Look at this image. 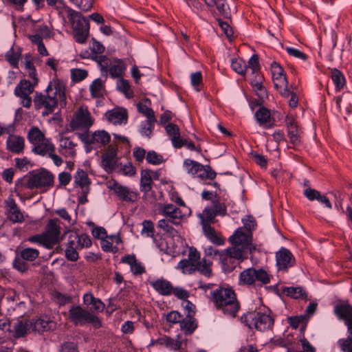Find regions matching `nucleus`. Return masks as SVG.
Instances as JSON below:
<instances>
[{
	"mask_svg": "<svg viewBox=\"0 0 352 352\" xmlns=\"http://www.w3.org/2000/svg\"><path fill=\"white\" fill-rule=\"evenodd\" d=\"M165 131L169 136L173 147L175 148H182L183 144L180 137L179 126L177 124L170 123L166 125Z\"/></svg>",
	"mask_w": 352,
	"mask_h": 352,
	"instance_id": "obj_26",
	"label": "nucleus"
},
{
	"mask_svg": "<svg viewBox=\"0 0 352 352\" xmlns=\"http://www.w3.org/2000/svg\"><path fill=\"white\" fill-rule=\"evenodd\" d=\"M211 300L217 309L234 317L239 309L236 294L231 288L219 287L211 292Z\"/></svg>",
	"mask_w": 352,
	"mask_h": 352,
	"instance_id": "obj_2",
	"label": "nucleus"
},
{
	"mask_svg": "<svg viewBox=\"0 0 352 352\" xmlns=\"http://www.w3.org/2000/svg\"><path fill=\"white\" fill-rule=\"evenodd\" d=\"M232 245H235L249 250L250 252L255 250L252 243V233L243 228H239L229 238Z\"/></svg>",
	"mask_w": 352,
	"mask_h": 352,
	"instance_id": "obj_12",
	"label": "nucleus"
},
{
	"mask_svg": "<svg viewBox=\"0 0 352 352\" xmlns=\"http://www.w3.org/2000/svg\"><path fill=\"white\" fill-rule=\"evenodd\" d=\"M74 185L82 188H87L90 184L88 175L82 169L78 168L74 176Z\"/></svg>",
	"mask_w": 352,
	"mask_h": 352,
	"instance_id": "obj_39",
	"label": "nucleus"
},
{
	"mask_svg": "<svg viewBox=\"0 0 352 352\" xmlns=\"http://www.w3.org/2000/svg\"><path fill=\"white\" fill-rule=\"evenodd\" d=\"M212 262L210 260L203 258L201 261L197 263V270L202 275L210 277L212 274Z\"/></svg>",
	"mask_w": 352,
	"mask_h": 352,
	"instance_id": "obj_49",
	"label": "nucleus"
},
{
	"mask_svg": "<svg viewBox=\"0 0 352 352\" xmlns=\"http://www.w3.org/2000/svg\"><path fill=\"white\" fill-rule=\"evenodd\" d=\"M54 175L45 169L33 170L26 177L25 187L29 189L48 188L53 186Z\"/></svg>",
	"mask_w": 352,
	"mask_h": 352,
	"instance_id": "obj_7",
	"label": "nucleus"
},
{
	"mask_svg": "<svg viewBox=\"0 0 352 352\" xmlns=\"http://www.w3.org/2000/svg\"><path fill=\"white\" fill-rule=\"evenodd\" d=\"M77 143L74 138L61 136L58 141V152L66 158H74L76 155Z\"/></svg>",
	"mask_w": 352,
	"mask_h": 352,
	"instance_id": "obj_18",
	"label": "nucleus"
},
{
	"mask_svg": "<svg viewBox=\"0 0 352 352\" xmlns=\"http://www.w3.org/2000/svg\"><path fill=\"white\" fill-rule=\"evenodd\" d=\"M232 69L239 74L245 75L248 67L245 60L240 58H233L231 61Z\"/></svg>",
	"mask_w": 352,
	"mask_h": 352,
	"instance_id": "obj_52",
	"label": "nucleus"
},
{
	"mask_svg": "<svg viewBox=\"0 0 352 352\" xmlns=\"http://www.w3.org/2000/svg\"><path fill=\"white\" fill-rule=\"evenodd\" d=\"M287 131L289 142L294 146L298 145L300 140L298 135V126L288 129H287Z\"/></svg>",
	"mask_w": 352,
	"mask_h": 352,
	"instance_id": "obj_60",
	"label": "nucleus"
},
{
	"mask_svg": "<svg viewBox=\"0 0 352 352\" xmlns=\"http://www.w3.org/2000/svg\"><path fill=\"white\" fill-rule=\"evenodd\" d=\"M87 75V72L85 69H75L71 70L72 79L75 82H80L84 80Z\"/></svg>",
	"mask_w": 352,
	"mask_h": 352,
	"instance_id": "obj_62",
	"label": "nucleus"
},
{
	"mask_svg": "<svg viewBox=\"0 0 352 352\" xmlns=\"http://www.w3.org/2000/svg\"><path fill=\"white\" fill-rule=\"evenodd\" d=\"M151 286L160 294L169 296L173 292L171 283L163 278H157L150 282Z\"/></svg>",
	"mask_w": 352,
	"mask_h": 352,
	"instance_id": "obj_25",
	"label": "nucleus"
},
{
	"mask_svg": "<svg viewBox=\"0 0 352 352\" xmlns=\"http://www.w3.org/2000/svg\"><path fill=\"white\" fill-rule=\"evenodd\" d=\"M219 263L221 265L222 270L225 273L231 272L237 265L238 262L232 258L228 253L224 250L221 251L220 257L219 258Z\"/></svg>",
	"mask_w": 352,
	"mask_h": 352,
	"instance_id": "obj_31",
	"label": "nucleus"
},
{
	"mask_svg": "<svg viewBox=\"0 0 352 352\" xmlns=\"http://www.w3.org/2000/svg\"><path fill=\"white\" fill-rule=\"evenodd\" d=\"M276 261L278 270L283 272H286L296 263V259L292 253L283 247L276 253Z\"/></svg>",
	"mask_w": 352,
	"mask_h": 352,
	"instance_id": "obj_16",
	"label": "nucleus"
},
{
	"mask_svg": "<svg viewBox=\"0 0 352 352\" xmlns=\"http://www.w3.org/2000/svg\"><path fill=\"white\" fill-rule=\"evenodd\" d=\"M262 82L263 76L260 74H256L253 76L250 83L255 90L265 93V89L262 84Z\"/></svg>",
	"mask_w": 352,
	"mask_h": 352,
	"instance_id": "obj_61",
	"label": "nucleus"
},
{
	"mask_svg": "<svg viewBox=\"0 0 352 352\" xmlns=\"http://www.w3.org/2000/svg\"><path fill=\"white\" fill-rule=\"evenodd\" d=\"M270 274L263 268L249 267L239 275L238 283L248 288H261L270 283Z\"/></svg>",
	"mask_w": 352,
	"mask_h": 352,
	"instance_id": "obj_3",
	"label": "nucleus"
},
{
	"mask_svg": "<svg viewBox=\"0 0 352 352\" xmlns=\"http://www.w3.org/2000/svg\"><path fill=\"white\" fill-rule=\"evenodd\" d=\"M66 83L60 79L54 78L50 81L43 92L36 91L34 97V107L42 110L43 116L53 113L58 105H66Z\"/></svg>",
	"mask_w": 352,
	"mask_h": 352,
	"instance_id": "obj_1",
	"label": "nucleus"
},
{
	"mask_svg": "<svg viewBox=\"0 0 352 352\" xmlns=\"http://www.w3.org/2000/svg\"><path fill=\"white\" fill-rule=\"evenodd\" d=\"M16 254L24 261H33L38 257L39 251L34 248H27L17 252Z\"/></svg>",
	"mask_w": 352,
	"mask_h": 352,
	"instance_id": "obj_43",
	"label": "nucleus"
},
{
	"mask_svg": "<svg viewBox=\"0 0 352 352\" xmlns=\"http://www.w3.org/2000/svg\"><path fill=\"white\" fill-rule=\"evenodd\" d=\"M197 323L193 317L186 316L185 319L182 318L180 323V327L186 335L192 334L197 329Z\"/></svg>",
	"mask_w": 352,
	"mask_h": 352,
	"instance_id": "obj_42",
	"label": "nucleus"
},
{
	"mask_svg": "<svg viewBox=\"0 0 352 352\" xmlns=\"http://www.w3.org/2000/svg\"><path fill=\"white\" fill-rule=\"evenodd\" d=\"M30 328V321L28 320H18L14 322L10 329V336L16 340L25 337Z\"/></svg>",
	"mask_w": 352,
	"mask_h": 352,
	"instance_id": "obj_21",
	"label": "nucleus"
},
{
	"mask_svg": "<svg viewBox=\"0 0 352 352\" xmlns=\"http://www.w3.org/2000/svg\"><path fill=\"white\" fill-rule=\"evenodd\" d=\"M94 119L87 107H80L74 113L70 122L72 130H88L94 124Z\"/></svg>",
	"mask_w": 352,
	"mask_h": 352,
	"instance_id": "obj_9",
	"label": "nucleus"
},
{
	"mask_svg": "<svg viewBox=\"0 0 352 352\" xmlns=\"http://www.w3.org/2000/svg\"><path fill=\"white\" fill-rule=\"evenodd\" d=\"M58 219H50L43 232L47 240L46 243L50 245L51 249L60 241V227L58 225Z\"/></svg>",
	"mask_w": 352,
	"mask_h": 352,
	"instance_id": "obj_15",
	"label": "nucleus"
},
{
	"mask_svg": "<svg viewBox=\"0 0 352 352\" xmlns=\"http://www.w3.org/2000/svg\"><path fill=\"white\" fill-rule=\"evenodd\" d=\"M338 344L342 352H352V331L347 329V337L339 339Z\"/></svg>",
	"mask_w": 352,
	"mask_h": 352,
	"instance_id": "obj_50",
	"label": "nucleus"
},
{
	"mask_svg": "<svg viewBox=\"0 0 352 352\" xmlns=\"http://www.w3.org/2000/svg\"><path fill=\"white\" fill-rule=\"evenodd\" d=\"M199 167V163L190 159H186L183 163V168L186 173L195 177L197 168Z\"/></svg>",
	"mask_w": 352,
	"mask_h": 352,
	"instance_id": "obj_53",
	"label": "nucleus"
},
{
	"mask_svg": "<svg viewBox=\"0 0 352 352\" xmlns=\"http://www.w3.org/2000/svg\"><path fill=\"white\" fill-rule=\"evenodd\" d=\"M247 72L251 71L252 76L260 74V65L258 62V57L257 55H252L248 60L247 65Z\"/></svg>",
	"mask_w": 352,
	"mask_h": 352,
	"instance_id": "obj_55",
	"label": "nucleus"
},
{
	"mask_svg": "<svg viewBox=\"0 0 352 352\" xmlns=\"http://www.w3.org/2000/svg\"><path fill=\"white\" fill-rule=\"evenodd\" d=\"M190 82L192 86L195 88L196 91H200L199 86L202 82V74L201 72H197L191 74Z\"/></svg>",
	"mask_w": 352,
	"mask_h": 352,
	"instance_id": "obj_64",
	"label": "nucleus"
},
{
	"mask_svg": "<svg viewBox=\"0 0 352 352\" xmlns=\"http://www.w3.org/2000/svg\"><path fill=\"white\" fill-rule=\"evenodd\" d=\"M146 160L148 164L159 165L163 162V157L154 151H149L146 156Z\"/></svg>",
	"mask_w": 352,
	"mask_h": 352,
	"instance_id": "obj_58",
	"label": "nucleus"
},
{
	"mask_svg": "<svg viewBox=\"0 0 352 352\" xmlns=\"http://www.w3.org/2000/svg\"><path fill=\"white\" fill-rule=\"evenodd\" d=\"M44 138V134L37 127L33 126L28 131V140L33 146L42 141Z\"/></svg>",
	"mask_w": 352,
	"mask_h": 352,
	"instance_id": "obj_48",
	"label": "nucleus"
},
{
	"mask_svg": "<svg viewBox=\"0 0 352 352\" xmlns=\"http://www.w3.org/2000/svg\"><path fill=\"white\" fill-rule=\"evenodd\" d=\"M159 212L165 218L170 220L173 225L178 226L185 217V214L177 206L171 204H160L159 206Z\"/></svg>",
	"mask_w": 352,
	"mask_h": 352,
	"instance_id": "obj_13",
	"label": "nucleus"
},
{
	"mask_svg": "<svg viewBox=\"0 0 352 352\" xmlns=\"http://www.w3.org/2000/svg\"><path fill=\"white\" fill-rule=\"evenodd\" d=\"M246 321L250 328L254 327L258 331H265L272 329L274 319L270 310H265L249 313Z\"/></svg>",
	"mask_w": 352,
	"mask_h": 352,
	"instance_id": "obj_8",
	"label": "nucleus"
},
{
	"mask_svg": "<svg viewBox=\"0 0 352 352\" xmlns=\"http://www.w3.org/2000/svg\"><path fill=\"white\" fill-rule=\"evenodd\" d=\"M217 215L212 206H208L204 208L203 212L199 214L198 217L201 225H210Z\"/></svg>",
	"mask_w": 352,
	"mask_h": 352,
	"instance_id": "obj_41",
	"label": "nucleus"
},
{
	"mask_svg": "<svg viewBox=\"0 0 352 352\" xmlns=\"http://www.w3.org/2000/svg\"><path fill=\"white\" fill-rule=\"evenodd\" d=\"M107 120L113 124H122L127 122V113L124 109L118 108L105 113Z\"/></svg>",
	"mask_w": 352,
	"mask_h": 352,
	"instance_id": "obj_23",
	"label": "nucleus"
},
{
	"mask_svg": "<svg viewBox=\"0 0 352 352\" xmlns=\"http://www.w3.org/2000/svg\"><path fill=\"white\" fill-rule=\"evenodd\" d=\"M6 149L14 154L23 153L25 149V139L15 134H10L6 140Z\"/></svg>",
	"mask_w": 352,
	"mask_h": 352,
	"instance_id": "obj_20",
	"label": "nucleus"
},
{
	"mask_svg": "<svg viewBox=\"0 0 352 352\" xmlns=\"http://www.w3.org/2000/svg\"><path fill=\"white\" fill-rule=\"evenodd\" d=\"M36 85L26 79H23L16 86L14 91V94L17 97L30 95Z\"/></svg>",
	"mask_w": 352,
	"mask_h": 352,
	"instance_id": "obj_29",
	"label": "nucleus"
},
{
	"mask_svg": "<svg viewBox=\"0 0 352 352\" xmlns=\"http://www.w3.org/2000/svg\"><path fill=\"white\" fill-rule=\"evenodd\" d=\"M215 177L216 173L212 169V168L210 166H204L199 163V167L197 168V170L194 177H197L201 179H213Z\"/></svg>",
	"mask_w": 352,
	"mask_h": 352,
	"instance_id": "obj_40",
	"label": "nucleus"
},
{
	"mask_svg": "<svg viewBox=\"0 0 352 352\" xmlns=\"http://www.w3.org/2000/svg\"><path fill=\"white\" fill-rule=\"evenodd\" d=\"M232 258L235 259L236 261H243L247 258L248 253L250 252L249 250L232 245L231 248L224 250Z\"/></svg>",
	"mask_w": 352,
	"mask_h": 352,
	"instance_id": "obj_33",
	"label": "nucleus"
},
{
	"mask_svg": "<svg viewBox=\"0 0 352 352\" xmlns=\"http://www.w3.org/2000/svg\"><path fill=\"white\" fill-rule=\"evenodd\" d=\"M6 59L15 68L18 67L19 60L21 56V50L19 47H12L6 53Z\"/></svg>",
	"mask_w": 352,
	"mask_h": 352,
	"instance_id": "obj_38",
	"label": "nucleus"
},
{
	"mask_svg": "<svg viewBox=\"0 0 352 352\" xmlns=\"http://www.w3.org/2000/svg\"><path fill=\"white\" fill-rule=\"evenodd\" d=\"M210 11L217 12L219 15L227 16L229 14V6L226 0H203Z\"/></svg>",
	"mask_w": 352,
	"mask_h": 352,
	"instance_id": "obj_24",
	"label": "nucleus"
},
{
	"mask_svg": "<svg viewBox=\"0 0 352 352\" xmlns=\"http://www.w3.org/2000/svg\"><path fill=\"white\" fill-rule=\"evenodd\" d=\"M254 118L258 124L265 129H272L275 125V119L271 111L265 107H260L254 113Z\"/></svg>",
	"mask_w": 352,
	"mask_h": 352,
	"instance_id": "obj_19",
	"label": "nucleus"
},
{
	"mask_svg": "<svg viewBox=\"0 0 352 352\" xmlns=\"http://www.w3.org/2000/svg\"><path fill=\"white\" fill-rule=\"evenodd\" d=\"M116 195L120 199L126 202H135L138 199V194L135 192L124 186L116 188Z\"/></svg>",
	"mask_w": 352,
	"mask_h": 352,
	"instance_id": "obj_32",
	"label": "nucleus"
},
{
	"mask_svg": "<svg viewBox=\"0 0 352 352\" xmlns=\"http://www.w3.org/2000/svg\"><path fill=\"white\" fill-rule=\"evenodd\" d=\"M126 65L123 60L114 58L108 70L109 76L112 78H120L126 70Z\"/></svg>",
	"mask_w": 352,
	"mask_h": 352,
	"instance_id": "obj_30",
	"label": "nucleus"
},
{
	"mask_svg": "<svg viewBox=\"0 0 352 352\" xmlns=\"http://www.w3.org/2000/svg\"><path fill=\"white\" fill-rule=\"evenodd\" d=\"M27 241L32 243H36L38 245H42L48 250L51 249L50 245L48 243H46L47 240L43 233L31 236L28 238Z\"/></svg>",
	"mask_w": 352,
	"mask_h": 352,
	"instance_id": "obj_57",
	"label": "nucleus"
},
{
	"mask_svg": "<svg viewBox=\"0 0 352 352\" xmlns=\"http://www.w3.org/2000/svg\"><path fill=\"white\" fill-rule=\"evenodd\" d=\"M93 60L97 63L102 74L107 76L112 61L105 55L95 56Z\"/></svg>",
	"mask_w": 352,
	"mask_h": 352,
	"instance_id": "obj_44",
	"label": "nucleus"
},
{
	"mask_svg": "<svg viewBox=\"0 0 352 352\" xmlns=\"http://www.w3.org/2000/svg\"><path fill=\"white\" fill-rule=\"evenodd\" d=\"M287 296L293 298H303L306 297V292L302 287H287L283 289Z\"/></svg>",
	"mask_w": 352,
	"mask_h": 352,
	"instance_id": "obj_46",
	"label": "nucleus"
},
{
	"mask_svg": "<svg viewBox=\"0 0 352 352\" xmlns=\"http://www.w3.org/2000/svg\"><path fill=\"white\" fill-rule=\"evenodd\" d=\"M333 314L352 331V305L348 300H338L333 305Z\"/></svg>",
	"mask_w": 352,
	"mask_h": 352,
	"instance_id": "obj_10",
	"label": "nucleus"
},
{
	"mask_svg": "<svg viewBox=\"0 0 352 352\" xmlns=\"http://www.w3.org/2000/svg\"><path fill=\"white\" fill-rule=\"evenodd\" d=\"M68 319L76 326H84L91 324L98 329L101 327V321L98 316L91 311L85 309L80 305H72L69 309Z\"/></svg>",
	"mask_w": 352,
	"mask_h": 352,
	"instance_id": "obj_6",
	"label": "nucleus"
},
{
	"mask_svg": "<svg viewBox=\"0 0 352 352\" xmlns=\"http://www.w3.org/2000/svg\"><path fill=\"white\" fill-rule=\"evenodd\" d=\"M331 78L335 85L336 91L342 89L346 84L345 77L342 72L336 68L331 70Z\"/></svg>",
	"mask_w": 352,
	"mask_h": 352,
	"instance_id": "obj_34",
	"label": "nucleus"
},
{
	"mask_svg": "<svg viewBox=\"0 0 352 352\" xmlns=\"http://www.w3.org/2000/svg\"><path fill=\"white\" fill-rule=\"evenodd\" d=\"M30 328L32 331L39 334L45 331L55 329L56 323L47 316H42L37 318H33L30 321Z\"/></svg>",
	"mask_w": 352,
	"mask_h": 352,
	"instance_id": "obj_17",
	"label": "nucleus"
},
{
	"mask_svg": "<svg viewBox=\"0 0 352 352\" xmlns=\"http://www.w3.org/2000/svg\"><path fill=\"white\" fill-rule=\"evenodd\" d=\"M122 242L121 238L118 235L107 236L100 241L101 248L103 251L107 252H116L118 250L117 245Z\"/></svg>",
	"mask_w": 352,
	"mask_h": 352,
	"instance_id": "obj_28",
	"label": "nucleus"
},
{
	"mask_svg": "<svg viewBox=\"0 0 352 352\" xmlns=\"http://www.w3.org/2000/svg\"><path fill=\"white\" fill-rule=\"evenodd\" d=\"M116 159L115 154L107 153L102 156V164L107 172L113 170L116 167Z\"/></svg>",
	"mask_w": 352,
	"mask_h": 352,
	"instance_id": "obj_51",
	"label": "nucleus"
},
{
	"mask_svg": "<svg viewBox=\"0 0 352 352\" xmlns=\"http://www.w3.org/2000/svg\"><path fill=\"white\" fill-rule=\"evenodd\" d=\"M67 19L73 30L75 41L80 43H85L89 34V23L79 12L70 8H66Z\"/></svg>",
	"mask_w": 352,
	"mask_h": 352,
	"instance_id": "obj_4",
	"label": "nucleus"
},
{
	"mask_svg": "<svg viewBox=\"0 0 352 352\" xmlns=\"http://www.w3.org/2000/svg\"><path fill=\"white\" fill-rule=\"evenodd\" d=\"M303 194L308 200L311 201L316 200L324 207L331 209L332 205L328 197L324 195H322L318 190L311 188H307L304 190Z\"/></svg>",
	"mask_w": 352,
	"mask_h": 352,
	"instance_id": "obj_22",
	"label": "nucleus"
},
{
	"mask_svg": "<svg viewBox=\"0 0 352 352\" xmlns=\"http://www.w3.org/2000/svg\"><path fill=\"white\" fill-rule=\"evenodd\" d=\"M91 243L90 237L86 234L70 233L66 244L65 257L72 261H77L79 258L78 251L89 248Z\"/></svg>",
	"mask_w": 352,
	"mask_h": 352,
	"instance_id": "obj_5",
	"label": "nucleus"
},
{
	"mask_svg": "<svg viewBox=\"0 0 352 352\" xmlns=\"http://www.w3.org/2000/svg\"><path fill=\"white\" fill-rule=\"evenodd\" d=\"M153 179L150 173L147 171H142L140 179V190L145 193L151 190Z\"/></svg>",
	"mask_w": 352,
	"mask_h": 352,
	"instance_id": "obj_47",
	"label": "nucleus"
},
{
	"mask_svg": "<svg viewBox=\"0 0 352 352\" xmlns=\"http://www.w3.org/2000/svg\"><path fill=\"white\" fill-rule=\"evenodd\" d=\"M173 225L170 220L164 217V219H160L157 222V228L164 231L166 233L170 234L174 236L177 231L173 227Z\"/></svg>",
	"mask_w": 352,
	"mask_h": 352,
	"instance_id": "obj_54",
	"label": "nucleus"
},
{
	"mask_svg": "<svg viewBox=\"0 0 352 352\" xmlns=\"http://www.w3.org/2000/svg\"><path fill=\"white\" fill-rule=\"evenodd\" d=\"M177 269L180 270L183 274H192L197 270V263L187 258L182 259L177 265Z\"/></svg>",
	"mask_w": 352,
	"mask_h": 352,
	"instance_id": "obj_36",
	"label": "nucleus"
},
{
	"mask_svg": "<svg viewBox=\"0 0 352 352\" xmlns=\"http://www.w3.org/2000/svg\"><path fill=\"white\" fill-rule=\"evenodd\" d=\"M6 215L13 223H21L25 221L24 214L12 196L5 200Z\"/></svg>",
	"mask_w": 352,
	"mask_h": 352,
	"instance_id": "obj_14",
	"label": "nucleus"
},
{
	"mask_svg": "<svg viewBox=\"0 0 352 352\" xmlns=\"http://www.w3.org/2000/svg\"><path fill=\"white\" fill-rule=\"evenodd\" d=\"M90 92L94 98H100L103 96L104 82L100 78L94 80L89 87Z\"/></svg>",
	"mask_w": 352,
	"mask_h": 352,
	"instance_id": "obj_45",
	"label": "nucleus"
},
{
	"mask_svg": "<svg viewBox=\"0 0 352 352\" xmlns=\"http://www.w3.org/2000/svg\"><path fill=\"white\" fill-rule=\"evenodd\" d=\"M201 226L205 236L211 243L219 245H223L224 243V240L217 235L214 229L212 228L210 225Z\"/></svg>",
	"mask_w": 352,
	"mask_h": 352,
	"instance_id": "obj_35",
	"label": "nucleus"
},
{
	"mask_svg": "<svg viewBox=\"0 0 352 352\" xmlns=\"http://www.w3.org/2000/svg\"><path fill=\"white\" fill-rule=\"evenodd\" d=\"M80 138L85 144L95 147H101L109 142L111 136L104 130H98L93 133L89 131L80 134Z\"/></svg>",
	"mask_w": 352,
	"mask_h": 352,
	"instance_id": "obj_11",
	"label": "nucleus"
},
{
	"mask_svg": "<svg viewBox=\"0 0 352 352\" xmlns=\"http://www.w3.org/2000/svg\"><path fill=\"white\" fill-rule=\"evenodd\" d=\"M141 234L146 237H153L155 228L153 223L150 220H144L142 223Z\"/></svg>",
	"mask_w": 352,
	"mask_h": 352,
	"instance_id": "obj_56",
	"label": "nucleus"
},
{
	"mask_svg": "<svg viewBox=\"0 0 352 352\" xmlns=\"http://www.w3.org/2000/svg\"><path fill=\"white\" fill-rule=\"evenodd\" d=\"M32 151L39 155L45 156L52 151H55V147L50 139L45 138L33 146Z\"/></svg>",
	"mask_w": 352,
	"mask_h": 352,
	"instance_id": "obj_27",
	"label": "nucleus"
},
{
	"mask_svg": "<svg viewBox=\"0 0 352 352\" xmlns=\"http://www.w3.org/2000/svg\"><path fill=\"white\" fill-rule=\"evenodd\" d=\"M212 208L217 215L225 216L227 214V208L224 203L218 200L212 201Z\"/></svg>",
	"mask_w": 352,
	"mask_h": 352,
	"instance_id": "obj_63",
	"label": "nucleus"
},
{
	"mask_svg": "<svg viewBox=\"0 0 352 352\" xmlns=\"http://www.w3.org/2000/svg\"><path fill=\"white\" fill-rule=\"evenodd\" d=\"M89 49L91 52L93 53V59L95 56H100L104 52L105 47L100 42L97 41L96 39L93 38L92 43L89 46Z\"/></svg>",
	"mask_w": 352,
	"mask_h": 352,
	"instance_id": "obj_59",
	"label": "nucleus"
},
{
	"mask_svg": "<svg viewBox=\"0 0 352 352\" xmlns=\"http://www.w3.org/2000/svg\"><path fill=\"white\" fill-rule=\"evenodd\" d=\"M138 110L140 113H142L147 120L151 122H155L156 118L154 111L149 107L148 100L140 102L137 105Z\"/></svg>",
	"mask_w": 352,
	"mask_h": 352,
	"instance_id": "obj_37",
	"label": "nucleus"
}]
</instances>
